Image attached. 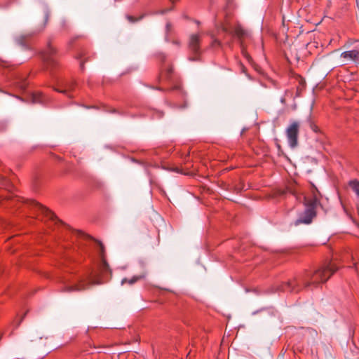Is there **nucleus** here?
I'll use <instances>...</instances> for the list:
<instances>
[{
	"mask_svg": "<svg viewBox=\"0 0 359 359\" xmlns=\"http://www.w3.org/2000/svg\"><path fill=\"white\" fill-rule=\"evenodd\" d=\"M337 269L334 264L330 263L313 273L306 271L298 278L283 283L280 290L284 292H299L303 288L316 287L318 284L326 282Z\"/></svg>",
	"mask_w": 359,
	"mask_h": 359,
	"instance_id": "obj_1",
	"label": "nucleus"
},
{
	"mask_svg": "<svg viewBox=\"0 0 359 359\" xmlns=\"http://www.w3.org/2000/svg\"><path fill=\"white\" fill-rule=\"evenodd\" d=\"M287 190L298 202L303 201L306 208L304 212L295 221V225L311 223L316 216V208L320 201V193L318 189L313 185H311L309 192L306 194L302 191L299 188L290 187Z\"/></svg>",
	"mask_w": 359,
	"mask_h": 359,
	"instance_id": "obj_2",
	"label": "nucleus"
},
{
	"mask_svg": "<svg viewBox=\"0 0 359 359\" xmlns=\"http://www.w3.org/2000/svg\"><path fill=\"white\" fill-rule=\"evenodd\" d=\"M99 271L100 273L99 276L96 274L90 273L86 276L81 277L76 284L66 287L65 291H82L86 290L90 285H99L103 283L104 280L102 279H104L107 274H111V273L105 257L103 255L102 256Z\"/></svg>",
	"mask_w": 359,
	"mask_h": 359,
	"instance_id": "obj_3",
	"label": "nucleus"
},
{
	"mask_svg": "<svg viewBox=\"0 0 359 359\" xmlns=\"http://www.w3.org/2000/svg\"><path fill=\"white\" fill-rule=\"evenodd\" d=\"M225 32L232 34L234 36L237 37L238 40L241 41V46L242 48V53L243 55L248 59L250 60V57L245 50L243 47V40L247 37H248V33L239 25H237L233 29V32H229L228 27L224 25H222L220 28L218 29Z\"/></svg>",
	"mask_w": 359,
	"mask_h": 359,
	"instance_id": "obj_4",
	"label": "nucleus"
},
{
	"mask_svg": "<svg viewBox=\"0 0 359 359\" xmlns=\"http://www.w3.org/2000/svg\"><path fill=\"white\" fill-rule=\"evenodd\" d=\"M300 124L298 121H294L290 123L285 130L288 144L291 148H294L298 144V135Z\"/></svg>",
	"mask_w": 359,
	"mask_h": 359,
	"instance_id": "obj_5",
	"label": "nucleus"
},
{
	"mask_svg": "<svg viewBox=\"0 0 359 359\" xmlns=\"http://www.w3.org/2000/svg\"><path fill=\"white\" fill-rule=\"evenodd\" d=\"M56 53V49L51 45L50 42L48 43L47 50L41 52L42 59L48 67H55L57 65V62L55 58Z\"/></svg>",
	"mask_w": 359,
	"mask_h": 359,
	"instance_id": "obj_6",
	"label": "nucleus"
},
{
	"mask_svg": "<svg viewBox=\"0 0 359 359\" xmlns=\"http://www.w3.org/2000/svg\"><path fill=\"white\" fill-rule=\"evenodd\" d=\"M341 57L346 62H353L355 64H359V50H351L344 51L341 54Z\"/></svg>",
	"mask_w": 359,
	"mask_h": 359,
	"instance_id": "obj_7",
	"label": "nucleus"
},
{
	"mask_svg": "<svg viewBox=\"0 0 359 359\" xmlns=\"http://www.w3.org/2000/svg\"><path fill=\"white\" fill-rule=\"evenodd\" d=\"M30 205L33 207V208H34L36 210L40 212L41 214H43L46 217H48L51 220H54L56 218V216L53 212L34 201H30Z\"/></svg>",
	"mask_w": 359,
	"mask_h": 359,
	"instance_id": "obj_8",
	"label": "nucleus"
},
{
	"mask_svg": "<svg viewBox=\"0 0 359 359\" xmlns=\"http://www.w3.org/2000/svg\"><path fill=\"white\" fill-rule=\"evenodd\" d=\"M201 41V36L199 34H192L190 36L189 47V49L194 53L199 52V44Z\"/></svg>",
	"mask_w": 359,
	"mask_h": 359,
	"instance_id": "obj_9",
	"label": "nucleus"
},
{
	"mask_svg": "<svg viewBox=\"0 0 359 359\" xmlns=\"http://www.w3.org/2000/svg\"><path fill=\"white\" fill-rule=\"evenodd\" d=\"M76 82L74 81H67L65 83L64 88L63 89H57V91L62 93H68L70 91L73 90L75 88Z\"/></svg>",
	"mask_w": 359,
	"mask_h": 359,
	"instance_id": "obj_10",
	"label": "nucleus"
},
{
	"mask_svg": "<svg viewBox=\"0 0 359 359\" xmlns=\"http://www.w3.org/2000/svg\"><path fill=\"white\" fill-rule=\"evenodd\" d=\"M295 80L298 82V86L297 87V96H299L301 92L304 89L306 82L304 78L299 75L294 76Z\"/></svg>",
	"mask_w": 359,
	"mask_h": 359,
	"instance_id": "obj_11",
	"label": "nucleus"
},
{
	"mask_svg": "<svg viewBox=\"0 0 359 359\" xmlns=\"http://www.w3.org/2000/svg\"><path fill=\"white\" fill-rule=\"evenodd\" d=\"M348 186L356 194L359 200V181L358 180H352L348 182Z\"/></svg>",
	"mask_w": 359,
	"mask_h": 359,
	"instance_id": "obj_12",
	"label": "nucleus"
},
{
	"mask_svg": "<svg viewBox=\"0 0 359 359\" xmlns=\"http://www.w3.org/2000/svg\"><path fill=\"white\" fill-rule=\"evenodd\" d=\"M144 278V276H133L132 278H130V279L124 278L121 280V284L123 285L125 283H128L130 285H133L135 283H136L137 280H139L142 278Z\"/></svg>",
	"mask_w": 359,
	"mask_h": 359,
	"instance_id": "obj_13",
	"label": "nucleus"
},
{
	"mask_svg": "<svg viewBox=\"0 0 359 359\" xmlns=\"http://www.w3.org/2000/svg\"><path fill=\"white\" fill-rule=\"evenodd\" d=\"M210 36L212 39L210 46L215 49L220 48L222 46L221 41L215 39L212 34H210Z\"/></svg>",
	"mask_w": 359,
	"mask_h": 359,
	"instance_id": "obj_14",
	"label": "nucleus"
},
{
	"mask_svg": "<svg viewBox=\"0 0 359 359\" xmlns=\"http://www.w3.org/2000/svg\"><path fill=\"white\" fill-rule=\"evenodd\" d=\"M0 184L2 187L8 189L10 187L9 182L6 180V177L3 176H0Z\"/></svg>",
	"mask_w": 359,
	"mask_h": 359,
	"instance_id": "obj_15",
	"label": "nucleus"
},
{
	"mask_svg": "<svg viewBox=\"0 0 359 359\" xmlns=\"http://www.w3.org/2000/svg\"><path fill=\"white\" fill-rule=\"evenodd\" d=\"M42 96L41 93L34 94L33 95V102H41V97Z\"/></svg>",
	"mask_w": 359,
	"mask_h": 359,
	"instance_id": "obj_16",
	"label": "nucleus"
},
{
	"mask_svg": "<svg viewBox=\"0 0 359 359\" xmlns=\"http://www.w3.org/2000/svg\"><path fill=\"white\" fill-rule=\"evenodd\" d=\"M99 246H100V257L102 258V256L103 255L104 257H105L104 255V246L103 245V244L98 241L97 242Z\"/></svg>",
	"mask_w": 359,
	"mask_h": 359,
	"instance_id": "obj_17",
	"label": "nucleus"
},
{
	"mask_svg": "<svg viewBox=\"0 0 359 359\" xmlns=\"http://www.w3.org/2000/svg\"><path fill=\"white\" fill-rule=\"evenodd\" d=\"M127 18L130 22H135L137 21V19L131 15H128Z\"/></svg>",
	"mask_w": 359,
	"mask_h": 359,
	"instance_id": "obj_18",
	"label": "nucleus"
},
{
	"mask_svg": "<svg viewBox=\"0 0 359 359\" xmlns=\"http://www.w3.org/2000/svg\"><path fill=\"white\" fill-rule=\"evenodd\" d=\"M172 67L168 68V75L166 76L168 78L169 76V74H170L172 73Z\"/></svg>",
	"mask_w": 359,
	"mask_h": 359,
	"instance_id": "obj_19",
	"label": "nucleus"
},
{
	"mask_svg": "<svg viewBox=\"0 0 359 359\" xmlns=\"http://www.w3.org/2000/svg\"><path fill=\"white\" fill-rule=\"evenodd\" d=\"M280 102L283 103V104H285L286 102V100L285 97H282L281 100H280Z\"/></svg>",
	"mask_w": 359,
	"mask_h": 359,
	"instance_id": "obj_20",
	"label": "nucleus"
},
{
	"mask_svg": "<svg viewBox=\"0 0 359 359\" xmlns=\"http://www.w3.org/2000/svg\"><path fill=\"white\" fill-rule=\"evenodd\" d=\"M20 87L22 89H25L26 88V83H23Z\"/></svg>",
	"mask_w": 359,
	"mask_h": 359,
	"instance_id": "obj_21",
	"label": "nucleus"
},
{
	"mask_svg": "<svg viewBox=\"0 0 359 359\" xmlns=\"http://www.w3.org/2000/svg\"><path fill=\"white\" fill-rule=\"evenodd\" d=\"M157 116H158V117H162L163 116V114L161 112H158V113H157Z\"/></svg>",
	"mask_w": 359,
	"mask_h": 359,
	"instance_id": "obj_22",
	"label": "nucleus"
},
{
	"mask_svg": "<svg viewBox=\"0 0 359 359\" xmlns=\"http://www.w3.org/2000/svg\"><path fill=\"white\" fill-rule=\"evenodd\" d=\"M83 67H84V62H82L81 63V69H83Z\"/></svg>",
	"mask_w": 359,
	"mask_h": 359,
	"instance_id": "obj_23",
	"label": "nucleus"
},
{
	"mask_svg": "<svg viewBox=\"0 0 359 359\" xmlns=\"http://www.w3.org/2000/svg\"><path fill=\"white\" fill-rule=\"evenodd\" d=\"M167 29H170V24H167Z\"/></svg>",
	"mask_w": 359,
	"mask_h": 359,
	"instance_id": "obj_24",
	"label": "nucleus"
},
{
	"mask_svg": "<svg viewBox=\"0 0 359 359\" xmlns=\"http://www.w3.org/2000/svg\"><path fill=\"white\" fill-rule=\"evenodd\" d=\"M290 93V91H289V90H286V91H285V95H287V93Z\"/></svg>",
	"mask_w": 359,
	"mask_h": 359,
	"instance_id": "obj_25",
	"label": "nucleus"
},
{
	"mask_svg": "<svg viewBox=\"0 0 359 359\" xmlns=\"http://www.w3.org/2000/svg\"><path fill=\"white\" fill-rule=\"evenodd\" d=\"M79 233H80L81 235H82V236H84V233H81V232H79Z\"/></svg>",
	"mask_w": 359,
	"mask_h": 359,
	"instance_id": "obj_26",
	"label": "nucleus"
}]
</instances>
